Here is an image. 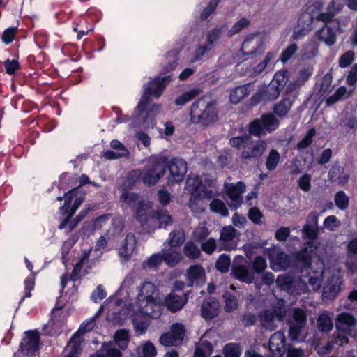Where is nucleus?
Returning a JSON list of instances; mask_svg holds the SVG:
<instances>
[{
    "mask_svg": "<svg viewBox=\"0 0 357 357\" xmlns=\"http://www.w3.org/2000/svg\"><path fill=\"white\" fill-rule=\"evenodd\" d=\"M250 24V20L245 17H241L239 20L235 22L232 27L228 31L227 36L231 37L238 33L241 31L247 28Z\"/></svg>",
    "mask_w": 357,
    "mask_h": 357,
    "instance_id": "nucleus-46",
    "label": "nucleus"
},
{
    "mask_svg": "<svg viewBox=\"0 0 357 357\" xmlns=\"http://www.w3.org/2000/svg\"><path fill=\"white\" fill-rule=\"evenodd\" d=\"M185 326L181 323H174L172 325L170 333L176 343L182 342L185 335Z\"/></svg>",
    "mask_w": 357,
    "mask_h": 357,
    "instance_id": "nucleus-37",
    "label": "nucleus"
},
{
    "mask_svg": "<svg viewBox=\"0 0 357 357\" xmlns=\"http://www.w3.org/2000/svg\"><path fill=\"white\" fill-rule=\"evenodd\" d=\"M317 327L321 332H328L333 328V323L328 312L325 311L317 318Z\"/></svg>",
    "mask_w": 357,
    "mask_h": 357,
    "instance_id": "nucleus-29",
    "label": "nucleus"
},
{
    "mask_svg": "<svg viewBox=\"0 0 357 357\" xmlns=\"http://www.w3.org/2000/svg\"><path fill=\"white\" fill-rule=\"evenodd\" d=\"M340 12V11H337L335 8L330 4L327 7L326 11L319 13L315 17V19L317 21L323 22L324 25H331V24H334V25H335V22H339V20L335 17Z\"/></svg>",
    "mask_w": 357,
    "mask_h": 357,
    "instance_id": "nucleus-26",
    "label": "nucleus"
},
{
    "mask_svg": "<svg viewBox=\"0 0 357 357\" xmlns=\"http://www.w3.org/2000/svg\"><path fill=\"white\" fill-rule=\"evenodd\" d=\"M293 319L292 324L304 327L307 322V314L303 310L296 308L294 311Z\"/></svg>",
    "mask_w": 357,
    "mask_h": 357,
    "instance_id": "nucleus-57",
    "label": "nucleus"
},
{
    "mask_svg": "<svg viewBox=\"0 0 357 357\" xmlns=\"http://www.w3.org/2000/svg\"><path fill=\"white\" fill-rule=\"evenodd\" d=\"M242 350L238 343H227L222 349V354L225 357H240Z\"/></svg>",
    "mask_w": 357,
    "mask_h": 357,
    "instance_id": "nucleus-38",
    "label": "nucleus"
},
{
    "mask_svg": "<svg viewBox=\"0 0 357 357\" xmlns=\"http://www.w3.org/2000/svg\"><path fill=\"white\" fill-rule=\"evenodd\" d=\"M231 275L238 281L251 284L255 278L253 273L250 272L245 265H236L232 267Z\"/></svg>",
    "mask_w": 357,
    "mask_h": 357,
    "instance_id": "nucleus-19",
    "label": "nucleus"
},
{
    "mask_svg": "<svg viewBox=\"0 0 357 357\" xmlns=\"http://www.w3.org/2000/svg\"><path fill=\"white\" fill-rule=\"evenodd\" d=\"M93 29V24L91 23L89 19L85 18L84 16L73 22V30L77 33V40H80L84 36L92 32Z\"/></svg>",
    "mask_w": 357,
    "mask_h": 357,
    "instance_id": "nucleus-20",
    "label": "nucleus"
},
{
    "mask_svg": "<svg viewBox=\"0 0 357 357\" xmlns=\"http://www.w3.org/2000/svg\"><path fill=\"white\" fill-rule=\"evenodd\" d=\"M280 126V121L271 112L263 114L259 118H255L250 121L247 129L249 133L255 137H260L266 133H272Z\"/></svg>",
    "mask_w": 357,
    "mask_h": 357,
    "instance_id": "nucleus-2",
    "label": "nucleus"
},
{
    "mask_svg": "<svg viewBox=\"0 0 357 357\" xmlns=\"http://www.w3.org/2000/svg\"><path fill=\"white\" fill-rule=\"evenodd\" d=\"M236 230L231 226L223 227L220 231V243L218 251L231 250L232 246L229 243L236 236Z\"/></svg>",
    "mask_w": 357,
    "mask_h": 357,
    "instance_id": "nucleus-14",
    "label": "nucleus"
},
{
    "mask_svg": "<svg viewBox=\"0 0 357 357\" xmlns=\"http://www.w3.org/2000/svg\"><path fill=\"white\" fill-rule=\"evenodd\" d=\"M167 168L169 172V183H178L183 181L187 172V163L183 158H172Z\"/></svg>",
    "mask_w": 357,
    "mask_h": 357,
    "instance_id": "nucleus-6",
    "label": "nucleus"
},
{
    "mask_svg": "<svg viewBox=\"0 0 357 357\" xmlns=\"http://www.w3.org/2000/svg\"><path fill=\"white\" fill-rule=\"evenodd\" d=\"M267 144L264 140H259L252 147V155L248 154L246 156H262L266 150Z\"/></svg>",
    "mask_w": 357,
    "mask_h": 357,
    "instance_id": "nucleus-63",
    "label": "nucleus"
},
{
    "mask_svg": "<svg viewBox=\"0 0 357 357\" xmlns=\"http://www.w3.org/2000/svg\"><path fill=\"white\" fill-rule=\"evenodd\" d=\"M298 50V46L296 43H293L290 44L286 49H284L281 55H280V61L283 64H285L289 61L292 56L295 54L296 51Z\"/></svg>",
    "mask_w": 357,
    "mask_h": 357,
    "instance_id": "nucleus-52",
    "label": "nucleus"
},
{
    "mask_svg": "<svg viewBox=\"0 0 357 357\" xmlns=\"http://www.w3.org/2000/svg\"><path fill=\"white\" fill-rule=\"evenodd\" d=\"M79 188H73L64 194L65 200L63 206L59 208V211L61 215L68 216L70 213L71 210L73 209V204H71L73 198L76 195V191Z\"/></svg>",
    "mask_w": 357,
    "mask_h": 357,
    "instance_id": "nucleus-28",
    "label": "nucleus"
},
{
    "mask_svg": "<svg viewBox=\"0 0 357 357\" xmlns=\"http://www.w3.org/2000/svg\"><path fill=\"white\" fill-rule=\"evenodd\" d=\"M149 217L158 222V229H167L174 222L172 216L167 210L157 209L156 211H152L149 213Z\"/></svg>",
    "mask_w": 357,
    "mask_h": 357,
    "instance_id": "nucleus-17",
    "label": "nucleus"
},
{
    "mask_svg": "<svg viewBox=\"0 0 357 357\" xmlns=\"http://www.w3.org/2000/svg\"><path fill=\"white\" fill-rule=\"evenodd\" d=\"M248 217L254 224H261L263 214L257 207H252L248 211Z\"/></svg>",
    "mask_w": 357,
    "mask_h": 357,
    "instance_id": "nucleus-64",
    "label": "nucleus"
},
{
    "mask_svg": "<svg viewBox=\"0 0 357 357\" xmlns=\"http://www.w3.org/2000/svg\"><path fill=\"white\" fill-rule=\"evenodd\" d=\"M85 195L86 193L84 192H82V191L79 193L76 194V195L73 198L74 202L73 204V209L71 210V212L69 214V215L66 216L65 218H63L62 221L60 222V224L58 226L59 229H64V228L66 227L69 220L72 219L76 211L84 202Z\"/></svg>",
    "mask_w": 357,
    "mask_h": 357,
    "instance_id": "nucleus-25",
    "label": "nucleus"
},
{
    "mask_svg": "<svg viewBox=\"0 0 357 357\" xmlns=\"http://www.w3.org/2000/svg\"><path fill=\"white\" fill-rule=\"evenodd\" d=\"M245 190V185L242 181L237 182L235 185L231 184L227 187V194L231 199L229 207L231 209H237L243 204L242 193Z\"/></svg>",
    "mask_w": 357,
    "mask_h": 357,
    "instance_id": "nucleus-9",
    "label": "nucleus"
},
{
    "mask_svg": "<svg viewBox=\"0 0 357 357\" xmlns=\"http://www.w3.org/2000/svg\"><path fill=\"white\" fill-rule=\"evenodd\" d=\"M334 202L340 210L344 211L349 205V197L343 190H340L335 194Z\"/></svg>",
    "mask_w": 357,
    "mask_h": 357,
    "instance_id": "nucleus-39",
    "label": "nucleus"
},
{
    "mask_svg": "<svg viewBox=\"0 0 357 357\" xmlns=\"http://www.w3.org/2000/svg\"><path fill=\"white\" fill-rule=\"evenodd\" d=\"M152 208V203L149 201L140 199L137 204L135 211L136 220L142 225H146L150 218L148 211Z\"/></svg>",
    "mask_w": 357,
    "mask_h": 357,
    "instance_id": "nucleus-18",
    "label": "nucleus"
},
{
    "mask_svg": "<svg viewBox=\"0 0 357 357\" xmlns=\"http://www.w3.org/2000/svg\"><path fill=\"white\" fill-rule=\"evenodd\" d=\"M223 298L225 302V310L227 312H231L238 308V302L236 296L229 291H226L223 294Z\"/></svg>",
    "mask_w": 357,
    "mask_h": 357,
    "instance_id": "nucleus-41",
    "label": "nucleus"
},
{
    "mask_svg": "<svg viewBox=\"0 0 357 357\" xmlns=\"http://www.w3.org/2000/svg\"><path fill=\"white\" fill-rule=\"evenodd\" d=\"M188 297L183 294L179 296L174 293L169 294L165 298L167 308L172 312H176L181 310L188 302Z\"/></svg>",
    "mask_w": 357,
    "mask_h": 357,
    "instance_id": "nucleus-15",
    "label": "nucleus"
},
{
    "mask_svg": "<svg viewBox=\"0 0 357 357\" xmlns=\"http://www.w3.org/2000/svg\"><path fill=\"white\" fill-rule=\"evenodd\" d=\"M190 121L193 124L207 127L215 123L218 118V109L215 100H207L202 97L195 100L190 107Z\"/></svg>",
    "mask_w": 357,
    "mask_h": 357,
    "instance_id": "nucleus-1",
    "label": "nucleus"
},
{
    "mask_svg": "<svg viewBox=\"0 0 357 357\" xmlns=\"http://www.w3.org/2000/svg\"><path fill=\"white\" fill-rule=\"evenodd\" d=\"M288 80L289 78L286 70L277 72L269 84L261 89L267 101L276 100L284 89Z\"/></svg>",
    "mask_w": 357,
    "mask_h": 357,
    "instance_id": "nucleus-3",
    "label": "nucleus"
},
{
    "mask_svg": "<svg viewBox=\"0 0 357 357\" xmlns=\"http://www.w3.org/2000/svg\"><path fill=\"white\" fill-rule=\"evenodd\" d=\"M209 208L212 212L220 214L223 217L229 215V211L225 204L219 199H213L209 204Z\"/></svg>",
    "mask_w": 357,
    "mask_h": 357,
    "instance_id": "nucleus-36",
    "label": "nucleus"
},
{
    "mask_svg": "<svg viewBox=\"0 0 357 357\" xmlns=\"http://www.w3.org/2000/svg\"><path fill=\"white\" fill-rule=\"evenodd\" d=\"M130 336L128 330L122 328L118 329L114 335V340L116 344L122 342V345H119L121 349H124L127 347L129 342Z\"/></svg>",
    "mask_w": 357,
    "mask_h": 357,
    "instance_id": "nucleus-43",
    "label": "nucleus"
},
{
    "mask_svg": "<svg viewBox=\"0 0 357 357\" xmlns=\"http://www.w3.org/2000/svg\"><path fill=\"white\" fill-rule=\"evenodd\" d=\"M172 76L167 75L163 77L159 76L155 77L153 80L147 83L145 87L147 93H151L155 97H159L167 85L172 81Z\"/></svg>",
    "mask_w": 357,
    "mask_h": 357,
    "instance_id": "nucleus-11",
    "label": "nucleus"
},
{
    "mask_svg": "<svg viewBox=\"0 0 357 357\" xmlns=\"http://www.w3.org/2000/svg\"><path fill=\"white\" fill-rule=\"evenodd\" d=\"M3 66L6 69V73L10 75L15 74L21 68L20 64L17 59L10 60L7 59L3 62Z\"/></svg>",
    "mask_w": 357,
    "mask_h": 357,
    "instance_id": "nucleus-60",
    "label": "nucleus"
},
{
    "mask_svg": "<svg viewBox=\"0 0 357 357\" xmlns=\"http://www.w3.org/2000/svg\"><path fill=\"white\" fill-rule=\"evenodd\" d=\"M137 305L140 308L146 307L149 304H155V301L151 294L144 295V290L141 289L137 295Z\"/></svg>",
    "mask_w": 357,
    "mask_h": 357,
    "instance_id": "nucleus-56",
    "label": "nucleus"
},
{
    "mask_svg": "<svg viewBox=\"0 0 357 357\" xmlns=\"http://www.w3.org/2000/svg\"><path fill=\"white\" fill-rule=\"evenodd\" d=\"M185 241L183 231L174 230L169 234V244L172 247H179Z\"/></svg>",
    "mask_w": 357,
    "mask_h": 357,
    "instance_id": "nucleus-48",
    "label": "nucleus"
},
{
    "mask_svg": "<svg viewBox=\"0 0 357 357\" xmlns=\"http://www.w3.org/2000/svg\"><path fill=\"white\" fill-rule=\"evenodd\" d=\"M102 16V14L99 9L92 7L87 10L86 15L84 17L85 18H88L89 21L94 25L95 23L101 20Z\"/></svg>",
    "mask_w": 357,
    "mask_h": 357,
    "instance_id": "nucleus-62",
    "label": "nucleus"
},
{
    "mask_svg": "<svg viewBox=\"0 0 357 357\" xmlns=\"http://www.w3.org/2000/svg\"><path fill=\"white\" fill-rule=\"evenodd\" d=\"M315 128H310L305 137L297 144L296 149L301 151L309 147L313 142V137L316 135Z\"/></svg>",
    "mask_w": 357,
    "mask_h": 357,
    "instance_id": "nucleus-42",
    "label": "nucleus"
},
{
    "mask_svg": "<svg viewBox=\"0 0 357 357\" xmlns=\"http://www.w3.org/2000/svg\"><path fill=\"white\" fill-rule=\"evenodd\" d=\"M252 136L253 135L248 132L241 136L234 137L229 139V143L231 147L240 150L249 145L252 140Z\"/></svg>",
    "mask_w": 357,
    "mask_h": 357,
    "instance_id": "nucleus-32",
    "label": "nucleus"
},
{
    "mask_svg": "<svg viewBox=\"0 0 357 357\" xmlns=\"http://www.w3.org/2000/svg\"><path fill=\"white\" fill-rule=\"evenodd\" d=\"M218 245L213 238H209L201 244V249L207 255H212L215 250H218Z\"/></svg>",
    "mask_w": 357,
    "mask_h": 357,
    "instance_id": "nucleus-59",
    "label": "nucleus"
},
{
    "mask_svg": "<svg viewBox=\"0 0 357 357\" xmlns=\"http://www.w3.org/2000/svg\"><path fill=\"white\" fill-rule=\"evenodd\" d=\"M135 245L136 239L135 235L131 233L128 234L119 248V255L124 257L126 260H128L132 255Z\"/></svg>",
    "mask_w": 357,
    "mask_h": 357,
    "instance_id": "nucleus-21",
    "label": "nucleus"
},
{
    "mask_svg": "<svg viewBox=\"0 0 357 357\" xmlns=\"http://www.w3.org/2000/svg\"><path fill=\"white\" fill-rule=\"evenodd\" d=\"M351 330L349 327H344L341 324H336V330L333 334V343L339 346H343L349 342V336Z\"/></svg>",
    "mask_w": 357,
    "mask_h": 357,
    "instance_id": "nucleus-22",
    "label": "nucleus"
},
{
    "mask_svg": "<svg viewBox=\"0 0 357 357\" xmlns=\"http://www.w3.org/2000/svg\"><path fill=\"white\" fill-rule=\"evenodd\" d=\"M25 335L20 343L19 350L27 356H33L38 350L40 333L37 330H29L25 332Z\"/></svg>",
    "mask_w": 357,
    "mask_h": 357,
    "instance_id": "nucleus-4",
    "label": "nucleus"
},
{
    "mask_svg": "<svg viewBox=\"0 0 357 357\" xmlns=\"http://www.w3.org/2000/svg\"><path fill=\"white\" fill-rule=\"evenodd\" d=\"M276 284L278 287L283 290H291L293 287V278L289 275H280L276 278Z\"/></svg>",
    "mask_w": 357,
    "mask_h": 357,
    "instance_id": "nucleus-47",
    "label": "nucleus"
},
{
    "mask_svg": "<svg viewBox=\"0 0 357 357\" xmlns=\"http://www.w3.org/2000/svg\"><path fill=\"white\" fill-rule=\"evenodd\" d=\"M271 261L278 266L280 269L287 270L289 267L292 268V256L283 251H278L275 255L270 256Z\"/></svg>",
    "mask_w": 357,
    "mask_h": 357,
    "instance_id": "nucleus-23",
    "label": "nucleus"
},
{
    "mask_svg": "<svg viewBox=\"0 0 357 357\" xmlns=\"http://www.w3.org/2000/svg\"><path fill=\"white\" fill-rule=\"evenodd\" d=\"M220 312V305L216 298L209 296L203 300L200 308V315L206 321L217 317Z\"/></svg>",
    "mask_w": 357,
    "mask_h": 357,
    "instance_id": "nucleus-8",
    "label": "nucleus"
},
{
    "mask_svg": "<svg viewBox=\"0 0 357 357\" xmlns=\"http://www.w3.org/2000/svg\"><path fill=\"white\" fill-rule=\"evenodd\" d=\"M337 321L338 322L337 324H342L343 326L349 328L355 326L356 324V318L348 312L340 313L337 318Z\"/></svg>",
    "mask_w": 357,
    "mask_h": 357,
    "instance_id": "nucleus-50",
    "label": "nucleus"
},
{
    "mask_svg": "<svg viewBox=\"0 0 357 357\" xmlns=\"http://www.w3.org/2000/svg\"><path fill=\"white\" fill-rule=\"evenodd\" d=\"M100 349L105 357H122L121 351L114 347L112 342H103Z\"/></svg>",
    "mask_w": 357,
    "mask_h": 357,
    "instance_id": "nucleus-35",
    "label": "nucleus"
},
{
    "mask_svg": "<svg viewBox=\"0 0 357 357\" xmlns=\"http://www.w3.org/2000/svg\"><path fill=\"white\" fill-rule=\"evenodd\" d=\"M183 253L185 257L192 260L198 259L201 255L198 247L191 241L187 242L183 247Z\"/></svg>",
    "mask_w": 357,
    "mask_h": 357,
    "instance_id": "nucleus-40",
    "label": "nucleus"
},
{
    "mask_svg": "<svg viewBox=\"0 0 357 357\" xmlns=\"http://www.w3.org/2000/svg\"><path fill=\"white\" fill-rule=\"evenodd\" d=\"M188 280L192 282L199 281L205 276V271L203 267L199 264L191 265L187 271Z\"/></svg>",
    "mask_w": 357,
    "mask_h": 357,
    "instance_id": "nucleus-33",
    "label": "nucleus"
},
{
    "mask_svg": "<svg viewBox=\"0 0 357 357\" xmlns=\"http://www.w3.org/2000/svg\"><path fill=\"white\" fill-rule=\"evenodd\" d=\"M162 255L163 261L170 267L176 266L182 259L181 255L177 252H165Z\"/></svg>",
    "mask_w": 357,
    "mask_h": 357,
    "instance_id": "nucleus-49",
    "label": "nucleus"
},
{
    "mask_svg": "<svg viewBox=\"0 0 357 357\" xmlns=\"http://www.w3.org/2000/svg\"><path fill=\"white\" fill-rule=\"evenodd\" d=\"M313 22V17L310 13H302L298 20V26H301V29L295 30L293 33L294 39L298 40L307 35L309 31L312 28V24Z\"/></svg>",
    "mask_w": 357,
    "mask_h": 357,
    "instance_id": "nucleus-12",
    "label": "nucleus"
},
{
    "mask_svg": "<svg viewBox=\"0 0 357 357\" xmlns=\"http://www.w3.org/2000/svg\"><path fill=\"white\" fill-rule=\"evenodd\" d=\"M202 91L199 87H194L190 89L176 98L175 104L180 106L184 105L199 96Z\"/></svg>",
    "mask_w": 357,
    "mask_h": 357,
    "instance_id": "nucleus-30",
    "label": "nucleus"
},
{
    "mask_svg": "<svg viewBox=\"0 0 357 357\" xmlns=\"http://www.w3.org/2000/svg\"><path fill=\"white\" fill-rule=\"evenodd\" d=\"M248 94L249 91L245 85L238 86L231 91L229 99L231 102L237 104Z\"/></svg>",
    "mask_w": 357,
    "mask_h": 357,
    "instance_id": "nucleus-34",
    "label": "nucleus"
},
{
    "mask_svg": "<svg viewBox=\"0 0 357 357\" xmlns=\"http://www.w3.org/2000/svg\"><path fill=\"white\" fill-rule=\"evenodd\" d=\"M17 27L12 26L5 29L1 35L2 42L6 45L11 43L17 35Z\"/></svg>",
    "mask_w": 357,
    "mask_h": 357,
    "instance_id": "nucleus-61",
    "label": "nucleus"
},
{
    "mask_svg": "<svg viewBox=\"0 0 357 357\" xmlns=\"http://www.w3.org/2000/svg\"><path fill=\"white\" fill-rule=\"evenodd\" d=\"M267 268V262L265 258L262 256H257L251 266L252 271L256 274H262Z\"/></svg>",
    "mask_w": 357,
    "mask_h": 357,
    "instance_id": "nucleus-44",
    "label": "nucleus"
},
{
    "mask_svg": "<svg viewBox=\"0 0 357 357\" xmlns=\"http://www.w3.org/2000/svg\"><path fill=\"white\" fill-rule=\"evenodd\" d=\"M221 0H210L207 6L204 8L200 15L202 20H207L214 13Z\"/></svg>",
    "mask_w": 357,
    "mask_h": 357,
    "instance_id": "nucleus-55",
    "label": "nucleus"
},
{
    "mask_svg": "<svg viewBox=\"0 0 357 357\" xmlns=\"http://www.w3.org/2000/svg\"><path fill=\"white\" fill-rule=\"evenodd\" d=\"M227 29V26L226 24L217 25L206 35V43L213 49L216 42L225 34Z\"/></svg>",
    "mask_w": 357,
    "mask_h": 357,
    "instance_id": "nucleus-24",
    "label": "nucleus"
},
{
    "mask_svg": "<svg viewBox=\"0 0 357 357\" xmlns=\"http://www.w3.org/2000/svg\"><path fill=\"white\" fill-rule=\"evenodd\" d=\"M121 195L119 197V201L128 206L132 207L134 205L137 204L139 201V195L137 192H130L126 187H123L121 189Z\"/></svg>",
    "mask_w": 357,
    "mask_h": 357,
    "instance_id": "nucleus-27",
    "label": "nucleus"
},
{
    "mask_svg": "<svg viewBox=\"0 0 357 357\" xmlns=\"http://www.w3.org/2000/svg\"><path fill=\"white\" fill-rule=\"evenodd\" d=\"M165 168L161 165H155L147 171H143L142 182L149 185H154L163 176Z\"/></svg>",
    "mask_w": 357,
    "mask_h": 357,
    "instance_id": "nucleus-13",
    "label": "nucleus"
},
{
    "mask_svg": "<svg viewBox=\"0 0 357 357\" xmlns=\"http://www.w3.org/2000/svg\"><path fill=\"white\" fill-rule=\"evenodd\" d=\"M259 317L261 325L264 327H267L273 324L275 317L272 311L265 310L259 314Z\"/></svg>",
    "mask_w": 357,
    "mask_h": 357,
    "instance_id": "nucleus-58",
    "label": "nucleus"
},
{
    "mask_svg": "<svg viewBox=\"0 0 357 357\" xmlns=\"http://www.w3.org/2000/svg\"><path fill=\"white\" fill-rule=\"evenodd\" d=\"M347 88L344 86H340L334 93V94L328 97L326 100V105L327 106L333 105L337 101L341 100L347 93Z\"/></svg>",
    "mask_w": 357,
    "mask_h": 357,
    "instance_id": "nucleus-51",
    "label": "nucleus"
},
{
    "mask_svg": "<svg viewBox=\"0 0 357 357\" xmlns=\"http://www.w3.org/2000/svg\"><path fill=\"white\" fill-rule=\"evenodd\" d=\"M303 234L305 238L309 240H315L319 235L318 227H314L309 223H306L303 227Z\"/></svg>",
    "mask_w": 357,
    "mask_h": 357,
    "instance_id": "nucleus-54",
    "label": "nucleus"
},
{
    "mask_svg": "<svg viewBox=\"0 0 357 357\" xmlns=\"http://www.w3.org/2000/svg\"><path fill=\"white\" fill-rule=\"evenodd\" d=\"M264 40L259 33L248 35L241 45L243 54L252 57L264 52Z\"/></svg>",
    "mask_w": 357,
    "mask_h": 357,
    "instance_id": "nucleus-5",
    "label": "nucleus"
},
{
    "mask_svg": "<svg viewBox=\"0 0 357 357\" xmlns=\"http://www.w3.org/2000/svg\"><path fill=\"white\" fill-rule=\"evenodd\" d=\"M143 171L140 169H134L128 172L126 178V181L128 183L129 187L132 188L135 184L142 181Z\"/></svg>",
    "mask_w": 357,
    "mask_h": 357,
    "instance_id": "nucleus-53",
    "label": "nucleus"
},
{
    "mask_svg": "<svg viewBox=\"0 0 357 357\" xmlns=\"http://www.w3.org/2000/svg\"><path fill=\"white\" fill-rule=\"evenodd\" d=\"M340 29V22H335V25H324L316 32L319 40L323 41L329 47L335 45L337 40V31Z\"/></svg>",
    "mask_w": 357,
    "mask_h": 357,
    "instance_id": "nucleus-10",
    "label": "nucleus"
},
{
    "mask_svg": "<svg viewBox=\"0 0 357 357\" xmlns=\"http://www.w3.org/2000/svg\"><path fill=\"white\" fill-rule=\"evenodd\" d=\"M230 264V257L226 254H221L215 263V268L218 271L226 273L229 270Z\"/></svg>",
    "mask_w": 357,
    "mask_h": 357,
    "instance_id": "nucleus-45",
    "label": "nucleus"
},
{
    "mask_svg": "<svg viewBox=\"0 0 357 357\" xmlns=\"http://www.w3.org/2000/svg\"><path fill=\"white\" fill-rule=\"evenodd\" d=\"M159 107V105H153L151 109L146 111L142 119V125L144 128H153L156 125L155 115Z\"/></svg>",
    "mask_w": 357,
    "mask_h": 357,
    "instance_id": "nucleus-31",
    "label": "nucleus"
},
{
    "mask_svg": "<svg viewBox=\"0 0 357 357\" xmlns=\"http://www.w3.org/2000/svg\"><path fill=\"white\" fill-rule=\"evenodd\" d=\"M312 250L307 247L301 248L292 254V268L298 269L301 272L311 268L312 261Z\"/></svg>",
    "mask_w": 357,
    "mask_h": 357,
    "instance_id": "nucleus-7",
    "label": "nucleus"
},
{
    "mask_svg": "<svg viewBox=\"0 0 357 357\" xmlns=\"http://www.w3.org/2000/svg\"><path fill=\"white\" fill-rule=\"evenodd\" d=\"M296 99V93L293 96V98L290 96H283L280 101L274 105L273 114L281 118L285 116L291 109Z\"/></svg>",
    "mask_w": 357,
    "mask_h": 357,
    "instance_id": "nucleus-16",
    "label": "nucleus"
}]
</instances>
